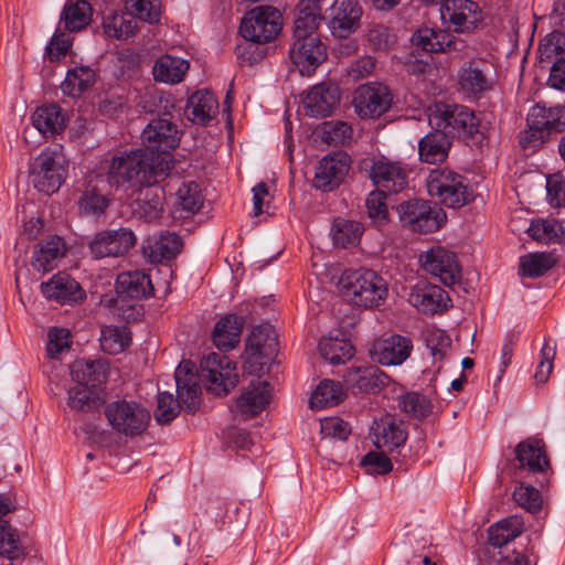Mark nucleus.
<instances>
[{
  "instance_id": "nucleus-1",
  "label": "nucleus",
  "mask_w": 565,
  "mask_h": 565,
  "mask_svg": "<svg viewBox=\"0 0 565 565\" xmlns=\"http://www.w3.org/2000/svg\"><path fill=\"white\" fill-rule=\"evenodd\" d=\"M168 175L166 157L150 159L141 148L115 153L108 164L106 180L110 188L139 190L151 186Z\"/></svg>"
},
{
  "instance_id": "nucleus-2",
  "label": "nucleus",
  "mask_w": 565,
  "mask_h": 565,
  "mask_svg": "<svg viewBox=\"0 0 565 565\" xmlns=\"http://www.w3.org/2000/svg\"><path fill=\"white\" fill-rule=\"evenodd\" d=\"M190 361H182L174 372L177 399L169 392L158 394L154 418L159 424H168L177 417L182 406L189 413H195L201 402L200 376L192 370Z\"/></svg>"
},
{
  "instance_id": "nucleus-3",
  "label": "nucleus",
  "mask_w": 565,
  "mask_h": 565,
  "mask_svg": "<svg viewBox=\"0 0 565 565\" xmlns=\"http://www.w3.org/2000/svg\"><path fill=\"white\" fill-rule=\"evenodd\" d=\"M282 21L279 10L271 6H259L252 9L243 19L239 26L241 35L252 42L242 47L239 53L242 63L253 64L256 57H245L244 54L254 49L255 43H267L274 40L281 31ZM241 50V47H238Z\"/></svg>"
},
{
  "instance_id": "nucleus-4",
  "label": "nucleus",
  "mask_w": 565,
  "mask_h": 565,
  "mask_svg": "<svg viewBox=\"0 0 565 565\" xmlns=\"http://www.w3.org/2000/svg\"><path fill=\"white\" fill-rule=\"evenodd\" d=\"M429 124L449 138H482L480 120L471 109L462 105L437 103L429 115Z\"/></svg>"
},
{
  "instance_id": "nucleus-5",
  "label": "nucleus",
  "mask_w": 565,
  "mask_h": 565,
  "mask_svg": "<svg viewBox=\"0 0 565 565\" xmlns=\"http://www.w3.org/2000/svg\"><path fill=\"white\" fill-rule=\"evenodd\" d=\"M340 285L355 305L366 308L380 306L388 292L386 281L376 271L367 268L345 270Z\"/></svg>"
},
{
  "instance_id": "nucleus-6",
  "label": "nucleus",
  "mask_w": 565,
  "mask_h": 565,
  "mask_svg": "<svg viewBox=\"0 0 565 565\" xmlns=\"http://www.w3.org/2000/svg\"><path fill=\"white\" fill-rule=\"evenodd\" d=\"M428 194L447 207L458 209L471 200L468 180L448 168L433 169L426 178Z\"/></svg>"
},
{
  "instance_id": "nucleus-7",
  "label": "nucleus",
  "mask_w": 565,
  "mask_h": 565,
  "mask_svg": "<svg viewBox=\"0 0 565 565\" xmlns=\"http://www.w3.org/2000/svg\"><path fill=\"white\" fill-rule=\"evenodd\" d=\"M105 416L119 435L134 438L142 435L150 423V412L140 403L117 399L106 405Z\"/></svg>"
},
{
  "instance_id": "nucleus-8",
  "label": "nucleus",
  "mask_w": 565,
  "mask_h": 565,
  "mask_svg": "<svg viewBox=\"0 0 565 565\" xmlns=\"http://www.w3.org/2000/svg\"><path fill=\"white\" fill-rule=\"evenodd\" d=\"M180 136L177 125L169 118H154L141 132V149L149 153L150 159L166 157L169 172L172 163L170 151L179 146Z\"/></svg>"
},
{
  "instance_id": "nucleus-9",
  "label": "nucleus",
  "mask_w": 565,
  "mask_h": 565,
  "mask_svg": "<svg viewBox=\"0 0 565 565\" xmlns=\"http://www.w3.org/2000/svg\"><path fill=\"white\" fill-rule=\"evenodd\" d=\"M67 174V161L60 150H45L33 161L30 178L34 188L47 195L56 192Z\"/></svg>"
},
{
  "instance_id": "nucleus-10",
  "label": "nucleus",
  "mask_w": 565,
  "mask_h": 565,
  "mask_svg": "<svg viewBox=\"0 0 565 565\" xmlns=\"http://www.w3.org/2000/svg\"><path fill=\"white\" fill-rule=\"evenodd\" d=\"M397 213L402 225L417 233H433L446 222L443 209L422 199L402 202Z\"/></svg>"
},
{
  "instance_id": "nucleus-11",
  "label": "nucleus",
  "mask_w": 565,
  "mask_h": 565,
  "mask_svg": "<svg viewBox=\"0 0 565 565\" xmlns=\"http://www.w3.org/2000/svg\"><path fill=\"white\" fill-rule=\"evenodd\" d=\"M205 380L209 392L222 396L227 395L238 383L235 364L228 356L212 352L201 362V375Z\"/></svg>"
},
{
  "instance_id": "nucleus-12",
  "label": "nucleus",
  "mask_w": 565,
  "mask_h": 565,
  "mask_svg": "<svg viewBox=\"0 0 565 565\" xmlns=\"http://www.w3.org/2000/svg\"><path fill=\"white\" fill-rule=\"evenodd\" d=\"M277 334L273 326L265 323L253 328L246 340L245 364L249 373L263 371L264 360L277 352Z\"/></svg>"
},
{
  "instance_id": "nucleus-13",
  "label": "nucleus",
  "mask_w": 565,
  "mask_h": 565,
  "mask_svg": "<svg viewBox=\"0 0 565 565\" xmlns=\"http://www.w3.org/2000/svg\"><path fill=\"white\" fill-rule=\"evenodd\" d=\"M289 58L302 76H310L327 58V50L318 35L294 36Z\"/></svg>"
},
{
  "instance_id": "nucleus-14",
  "label": "nucleus",
  "mask_w": 565,
  "mask_h": 565,
  "mask_svg": "<svg viewBox=\"0 0 565 565\" xmlns=\"http://www.w3.org/2000/svg\"><path fill=\"white\" fill-rule=\"evenodd\" d=\"M137 243L135 233L127 227L102 231L93 237L88 247L94 258L120 257Z\"/></svg>"
},
{
  "instance_id": "nucleus-15",
  "label": "nucleus",
  "mask_w": 565,
  "mask_h": 565,
  "mask_svg": "<svg viewBox=\"0 0 565 565\" xmlns=\"http://www.w3.org/2000/svg\"><path fill=\"white\" fill-rule=\"evenodd\" d=\"M392 105V94L381 83L361 85L354 93L353 106L360 118H379Z\"/></svg>"
},
{
  "instance_id": "nucleus-16",
  "label": "nucleus",
  "mask_w": 565,
  "mask_h": 565,
  "mask_svg": "<svg viewBox=\"0 0 565 565\" xmlns=\"http://www.w3.org/2000/svg\"><path fill=\"white\" fill-rule=\"evenodd\" d=\"M542 62L553 63L548 84L551 87L565 92V33L554 31L540 44Z\"/></svg>"
},
{
  "instance_id": "nucleus-17",
  "label": "nucleus",
  "mask_w": 565,
  "mask_h": 565,
  "mask_svg": "<svg viewBox=\"0 0 565 565\" xmlns=\"http://www.w3.org/2000/svg\"><path fill=\"white\" fill-rule=\"evenodd\" d=\"M458 84L470 96L480 97L493 87L491 65L482 58H472L460 67Z\"/></svg>"
},
{
  "instance_id": "nucleus-18",
  "label": "nucleus",
  "mask_w": 565,
  "mask_h": 565,
  "mask_svg": "<svg viewBox=\"0 0 565 565\" xmlns=\"http://www.w3.org/2000/svg\"><path fill=\"white\" fill-rule=\"evenodd\" d=\"M351 158L348 153L338 151L323 157L313 178V186L322 191H332L338 188L349 172Z\"/></svg>"
},
{
  "instance_id": "nucleus-19",
  "label": "nucleus",
  "mask_w": 565,
  "mask_h": 565,
  "mask_svg": "<svg viewBox=\"0 0 565 565\" xmlns=\"http://www.w3.org/2000/svg\"><path fill=\"white\" fill-rule=\"evenodd\" d=\"M440 15L458 33L473 31L481 21L479 6L471 0H446Z\"/></svg>"
},
{
  "instance_id": "nucleus-20",
  "label": "nucleus",
  "mask_w": 565,
  "mask_h": 565,
  "mask_svg": "<svg viewBox=\"0 0 565 565\" xmlns=\"http://www.w3.org/2000/svg\"><path fill=\"white\" fill-rule=\"evenodd\" d=\"M423 268L446 286L456 284L460 278V266L456 255L441 246L431 247L426 252Z\"/></svg>"
},
{
  "instance_id": "nucleus-21",
  "label": "nucleus",
  "mask_w": 565,
  "mask_h": 565,
  "mask_svg": "<svg viewBox=\"0 0 565 565\" xmlns=\"http://www.w3.org/2000/svg\"><path fill=\"white\" fill-rule=\"evenodd\" d=\"M370 178L376 189L398 193L407 186L408 171L399 162L381 158L373 161Z\"/></svg>"
},
{
  "instance_id": "nucleus-22",
  "label": "nucleus",
  "mask_w": 565,
  "mask_h": 565,
  "mask_svg": "<svg viewBox=\"0 0 565 565\" xmlns=\"http://www.w3.org/2000/svg\"><path fill=\"white\" fill-rule=\"evenodd\" d=\"M361 14L362 10L354 0H334L327 17L332 35L348 38L358 29Z\"/></svg>"
},
{
  "instance_id": "nucleus-23",
  "label": "nucleus",
  "mask_w": 565,
  "mask_h": 565,
  "mask_svg": "<svg viewBox=\"0 0 565 565\" xmlns=\"http://www.w3.org/2000/svg\"><path fill=\"white\" fill-rule=\"evenodd\" d=\"M271 398V386L266 381H253L236 399L232 412L243 418H250L262 413Z\"/></svg>"
},
{
  "instance_id": "nucleus-24",
  "label": "nucleus",
  "mask_w": 565,
  "mask_h": 565,
  "mask_svg": "<svg viewBox=\"0 0 565 565\" xmlns=\"http://www.w3.org/2000/svg\"><path fill=\"white\" fill-rule=\"evenodd\" d=\"M413 43L430 53L463 52L466 42L446 30L423 28L412 38Z\"/></svg>"
},
{
  "instance_id": "nucleus-25",
  "label": "nucleus",
  "mask_w": 565,
  "mask_h": 565,
  "mask_svg": "<svg viewBox=\"0 0 565 565\" xmlns=\"http://www.w3.org/2000/svg\"><path fill=\"white\" fill-rule=\"evenodd\" d=\"M340 103V89L331 82H322L313 86L303 99L306 113L311 117L331 115Z\"/></svg>"
},
{
  "instance_id": "nucleus-26",
  "label": "nucleus",
  "mask_w": 565,
  "mask_h": 565,
  "mask_svg": "<svg viewBox=\"0 0 565 565\" xmlns=\"http://www.w3.org/2000/svg\"><path fill=\"white\" fill-rule=\"evenodd\" d=\"M413 342L404 335H391L375 342L370 350L374 361L382 365H399L411 355Z\"/></svg>"
},
{
  "instance_id": "nucleus-27",
  "label": "nucleus",
  "mask_w": 565,
  "mask_h": 565,
  "mask_svg": "<svg viewBox=\"0 0 565 565\" xmlns=\"http://www.w3.org/2000/svg\"><path fill=\"white\" fill-rule=\"evenodd\" d=\"M387 380L375 365L351 366L344 374L348 386L359 393H375L387 384Z\"/></svg>"
},
{
  "instance_id": "nucleus-28",
  "label": "nucleus",
  "mask_w": 565,
  "mask_h": 565,
  "mask_svg": "<svg viewBox=\"0 0 565 565\" xmlns=\"http://www.w3.org/2000/svg\"><path fill=\"white\" fill-rule=\"evenodd\" d=\"M41 290L47 299L60 303L76 302L85 297L79 284L65 273H57L49 281L42 282Z\"/></svg>"
},
{
  "instance_id": "nucleus-29",
  "label": "nucleus",
  "mask_w": 565,
  "mask_h": 565,
  "mask_svg": "<svg viewBox=\"0 0 565 565\" xmlns=\"http://www.w3.org/2000/svg\"><path fill=\"white\" fill-rule=\"evenodd\" d=\"M450 301L448 294L437 286L415 287L408 295V302L426 315H435L447 310Z\"/></svg>"
},
{
  "instance_id": "nucleus-30",
  "label": "nucleus",
  "mask_w": 565,
  "mask_h": 565,
  "mask_svg": "<svg viewBox=\"0 0 565 565\" xmlns=\"http://www.w3.org/2000/svg\"><path fill=\"white\" fill-rule=\"evenodd\" d=\"M374 445L379 449L393 451L406 443L407 431L403 422H397L392 417L381 418L374 423Z\"/></svg>"
},
{
  "instance_id": "nucleus-31",
  "label": "nucleus",
  "mask_w": 565,
  "mask_h": 565,
  "mask_svg": "<svg viewBox=\"0 0 565 565\" xmlns=\"http://www.w3.org/2000/svg\"><path fill=\"white\" fill-rule=\"evenodd\" d=\"M515 459L520 468H526L530 472H544L550 467L543 440L529 437L519 443L514 449Z\"/></svg>"
},
{
  "instance_id": "nucleus-32",
  "label": "nucleus",
  "mask_w": 565,
  "mask_h": 565,
  "mask_svg": "<svg viewBox=\"0 0 565 565\" xmlns=\"http://www.w3.org/2000/svg\"><path fill=\"white\" fill-rule=\"evenodd\" d=\"M107 370L108 364L104 360H76L71 365V375L75 385L99 388L108 377Z\"/></svg>"
},
{
  "instance_id": "nucleus-33",
  "label": "nucleus",
  "mask_w": 565,
  "mask_h": 565,
  "mask_svg": "<svg viewBox=\"0 0 565 565\" xmlns=\"http://www.w3.org/2000/svg\"><path fill=\"white\" fill-rule=\"evenodd\" d=\"M116 291L119 296L141 299L152 295L150 277L142 270L125 271L117 276Z\"/></svg>"
},
{
  "instance_id": "nucleus-34",
  "label": "nucleus",
  "mask_w": 565,
  "mask_h": 565,
  "mask_svg": "<svg viewBox=\"0 0 565 565\" xmlns=\"http://www.w3.org/2000/svg\"><path fill=\"white\" fill-rule=\"evenodd\" d=\"M243 326L244 319L239 316L228 315L221 318L212 333L214 345L225 352L234 349L239 343Z\"/></svg>"
},
{
  "instance_id": "nucleus-35",
  "label": "nucleus",
  "mask_w": 565,
  "mask_h": 565,
  "mask_svg": "<svg viewBox=\"0 0 565 565\" xmlns=\"http://www.w3.org/2000/svg\"><path fill=\"white\" fill-rule=\"evenodd\" d=\"M218 103L213 93L198 90L190 96L185 114L188 118L199 125H207L217 114Z\"/></svg>"
},
{
  "instance_id": "nucleus-36",
  "label": "nucleus",
  "mask_w": 565,
  "mask_h": 565,
  "mask_svg": "<svg viewBox=\"0 0 565 565\" xmlns=\"http://www.w3.org/2000/svg\"><path fill=\"white\" fill-rule=\"evenodd\" d=\"M451 140L445 132L435 131L424 136L418 142L419 159L429 164L444 162L448 157Z\"/></svg>"
},
{
  "instance_id": "nucleus-37",
  "label": "nucleus",
  "mask_w": 565,
  "mask_h": 565,
  "mask_svg": "<svg viewBox=\"0 0 565 565\" xmlns=\"http://www.w3.org/2000/svg\"><path fill=\"white\" fill-rule=\"evenodd\" d=\"M527 122L540 125L550 136L553 132H562L565 130V107L554 106L546 107L537 103L529 110Z\"/></svg>"
},
{
  "instance_id": "nucleus-38",
  "label": "nucleus",
  "mask_w": 565,
  "mask_h": 565,
  "mask_svg": "<svg viewBox=\"0 0 565 565\" xmlns=\"http://www.w3.org/2000/svg\"><path fill=\"white\" fill-rule=\"evenodd\" d=\"M322 20L319 0H300L297 6L294 36L318 35L317 29Z\"/></svg>"
},
{
  "instance_id": "nucleus-39",
  "label": "nucleus",
  "mask_w": 565,
  "mask_h": 565,
  "mask_svg": "<svg viewBox=\"0 0 565 565\" xmlns=\"http://www.w3.org/2000/svg\"><path fill=\"white\" fill-rule=\"evenodd\" d=\"M65 244L58 236H53L40 243L39 249L32 256V267L42 273L53 270L57 262L64 256Z\"/></svg>"
},
{
  "instance_id": "nucleus-40",
  "label": "nucleus",
  "mask_w": 565,
  "mask_h": 565,
  "mask_svg": "<svg viewBox=\"0 0 565 565\" xmlns=\"http://www.w3.org/2000/svg\"><path fill=\"white\" fill-rule=\"evenodd\" d=\"M182 248V241L175 233H160L158 236L149 239L145 252L149 250L148 257L153 264L162 263L174 258Z\"/></svg>"
},
{
  "instance_id": "nucleus-41",
  "label": "nucleus",
  "mask_w": 565,
  "mask_h": 565,
  "mask_svg": "<svg viewBox=\"0 0 565 565\" xmlns=\"http://www.w3.org/2000/svg\"><path fill=\"white\" fill-rule=\"evenodd\" d=\"M189 67L190 64L184 58L163 55L156 61L152 74L157 82L178 84L183 81Z\"/></svg>"
},
{
  "instance_id": "nucleus-42",
  "label": "nucleus",
  "mask_w": 565,
  "mask_h": 565,
  "mask_svg": "<svg viewBox=\"0 0 565 565\" xmlns=\"http://www.w3.org/2000/svg\"><path fill=\"white\" fill-rule=\"evenodd\" d=\"M32 124L43 136H53L65 127L61 108L55 104L36 108L32 115Z\"/></svg>"
},
{
  "instance_id": "nucleus-43",
  "label": "nucleus",
  "mask_w": 565,
  "mask_h": 565,
  "mask_svg": "<svg viewBox=\"0 0 565 565\" xmlns=\"http://www.w3.org/2000/svg\"><path fill=\"white\" fill-rule=\"evenodd\" d=\"M0 556L2 557L1 563L24 562L25 559V552L20 544L17 530L7 521H0Z\"/></svg>"
},
{
  "instance_id": "nucleus-44",
  "label": "nucleus",
  "mask_w": 565,
  "mask_h": 565,
  "mask_svg": "<svg viewBox=\"0 0 565 565\" xmlns=\"http://www.w3.org/2000/svg\"><path fill=\"white\" fill-rule=\"evenodd\" d=\"M522 532V520L516 515L510 516L489 527V543L494 547H502L518 537Z\"/></svg>"
},
{
  "instance_id": "nucleus-45",
  "label": "nucleus",
  "mask_w": 565,
  "mask_h": 565,
  "mask_svg": "<svg viewBox=\"0 0 565 565\" xmlns=\"http://www.w3.org/2000/svg\"><path fill=\"white\" fill-rule=\"evenodd\" d=\"M344 398V391L341 383L324 380L311 394L309 405L312 409H322L328 406H334L341 403Z\"/></svg>"
},
{
  "instance_id": "nucleus-46",
  "label": "nucleus",
  "mask_w": 565,
  "mask_h": 565,
  "mask_svg": "<svg viewBox=\"0 0 565 565\" xmlns=\"http://www.w3.org/2000/svg\"><path fill=\"white\" fill-rule=\"evenodd\" d=\"M95 72L88 66H76L70 70L62 83L64 94L78 97L95 83Z\"/></svg>"
},
{
  "instance_id": "nucleus-47",
  "label": "nucleus",
  "mask_w": 565,
  "mask_h": 565,
  "mask_svg": "<svg viewBox=\"0 0 565 565\" xmlns=\"http://www.w3.org/2000/svg\"><path fill=\"white\" fill-rule=\"evenodd\" d=\"M92 8L86 0L66 2L61 15V22L68 31H79L90 21Z\"/></svg>"
},
{
  "instance_id": "nucleus-48",
  "label": "nucleus",
  "mask_w": 565,
  "mask_h": 565,
  "mask_svg": "<svg viewBox=\"0 0 565 565\" xmlns=\"http://www.w3.org/2000/svg\"><path fill=\"white\" fill-rule=\"evenodd\" d=\"M102 403L100 388L74 385L68 390L67 404L73 409L88 412L97 408Z\"/></svg>"
},
{
  "instance_id": "nucleus-49",
  "label": "nucleus",
  "mask_w": 565,
  "mask_h": 565,
  "mask_svg": "<svg viewBox=\"0 0 565 565\" xmlns=\"http://www.w3.org/2000/svg\"><path fill=\"white\" fill-rule=\"evenodd\" d=\"M130 341V332L125 326H106L100 331V348L107 354L121 353Z\"/></svg>"
},
{
  "instance_id": "nucleus-50",
  "label": "nucleus",
  "mask_w": 565,
  "mask_h": 565,
  "mask_svg": "<svg viewBox=\"0 0 565 565\" xmlns=\"http://www.w3.org/2000/svg\"><path fill=\"white\" fill-rule=\"evenodd\" d=\"M137 22L132 17L109 11L103 18V29L108 38L124 40L135 34Z\"/></svg>"
},
{
  "instance_id": "nucleus-51",
  "label": "nucleus",
  "mask_w": 565,
  "mask_h": 565,
  "mask_svg": "<svg viewBox=\"0 0 565 565\" xmlns=\"http://www.w3.org/2000/svg\"><path fill=\"white\" fill-rule=\"evenodd\" d=\"M363 227L359 222L335 218L331 228L332 241L335 246L348 248L359 243Z\"/></svg>"
},
{
  "instance_id": "nucleus-52",
  "label": "nucleus",
  "mask_w": 565,
  "mask_h": 565,
  "mask_svg": "<svg viewBox=\"0 0 565 565\" xmlns=\"http://www.w3.org/2000/svg\"><path fill=\"white\" fill-rule=\"evenodd\" d=\"M319 350L322 358L331 364H342L353 356V345L343 339L329 338L319 342Z\"/></svg>"
},
{
  "instance_id": "nucleus-53",
  "label": "nucleus",
  "mask_w": 565,
  "mask_h": 565,
  "mask_svg": "<svg viewBox=\"0 0 565 565\" xmlns=\"http://www.w3.org/2000/svg\"><path fill=\"white\" fill-rule=\"evenodd\" d=\"M529 235L541 243H561L565 237V228L557 220H537L532 222Z\"/></svg>"
},
{
  "instance_id": "nucleus-54",
  "label": "nucleus",
  "mask_w": 565,
  "mask_h": 565,
  "mask_svg": "<svg viewBox=\"0 0 565 565\" xmlns=\"http://www.w3.org/2000/svg\"><path fill=\"white\" fill-rule=\"evenodd\" d=\"M425 342L434 364H438L436 367L438 372L441 367V362L451 349V339L444 330L433 327L426 331Z\"/></svg>"
},
{
  "instance_id": "nucleus-55",
  "label": "nucleus",
  "mask_w": 565,
  "mask_h": 565,
  "mask_svg": "<svg viewBox=\"0 0 565 565\" xmlns=\"http://www.w3.org/2000/svg\"><path fill=\"white\" fill-rule=\"evenodd\" d=\"M398 407L406 416L416 419L427 417L433 411L430 401L425 395L416 392L399 395Z\"/></svg>"
},
{
  "instance_id": "nucleus-56",
  "label": "nucleus",
  "mask_w": 565,
  "mask_h": 565,
  "mask_svg": "<svg viewBox=\"0 0 565 565\" xmlns=\"http://www.w3.org/2000/svg\"><path fill=\"white\" fill-rule=\"evenodd\" d=\"M555 265L554 257L548 253H534L523 256L520 260V271L526 277L543 276Z\"/></svg>"
},
{
  "instance_id": "nucleus-57",
  "label": "nucleus",
  "mask_w": 565,
  "mask_h": 565,
  "mask_svg": "<svg viewBox=\"0 0 565 565\" xmlns=\"http://www.w3.org/2000/svg\"><path fill=\"white\" fill-rule=\"evenodd\" d=\"M203 203L198 183L184 182L177 191V204L188 214L198 212Z\"/></svg>"
},
{
  "instance_id": "nucleus-58",
  "label": "nucleus",
  "mask_w": 565,
  "mask_h": 565,
  "mask_svg": "<svg viewBox=\"0 0 565 565\" xmlns=\"http://www.w3.org/2000/svg\"><path fill=\"white\" fill-rule=\"evenodd\" d=\"M514 501L525 511L534 514L542 508V495L540 491L530 486L521 482L513 491Z\"/></svg>"
},
{
  "instance_id": "nucleus-59",
  "label": "nucleus",
  "mask_w": 565,
  "mask_h": 565,
  "mask_svg": "<svg viewBox=\"0 0 565 565\" xmlns=\"http://www.w3.org/2000/svg\"><path fill=\"white\" fill-rule=\"evenodd\" d=\"M126 10L142 21L157 22L160 15L159 0H125Z\"/></svg>"
},
{
  "instance_id": "nucleus-60",
  "label": "nucleus",
  "mask_w": 565,
  "mask_h": 565,
  "mask_svg": "<svg viewBox=\"0 0 565 565\" xmlns=\"http://www.w3.org/2000/svg\"><path fill=\"white\" fill-rule=\"evenodd\" d=\"M366 39L375 51H387L396 42L395 34L383 24H372L367 29Z\"/></svg>"
},
{
  "instance_id": "nucleus-61",
  "label": "nucleus",
  "mask_w": 565,
  "mask_h": 565,
  "mask_svg": "<svg viewBox=\"0 0 565 565\" xmlns=\"http://www.w3.org/2000/svg\"><path fill=\"white\" fill-rule=\"evenodd\" d=\"M556 355L555 345H550L548 340L545 339L543 348L540 352V361L536 366L534 380L536 384H545L553 371V362Z\"/></svg>"
},
{
  "instance_id": "nucleus-62",
  "label": "nucleus",
  "mask_w": 565,
  "mask_h": 565,
  "mask_svg": "<svg viewBox=\"0 0 565 565\" xmlns=\"http://www.w3.org/2000/svg\"><path fill=\"white\" fill-rule=\"evenodd\" d=\"M386 194V192L376 189L372 191L366 199L365 205L367 215L375 224H382L387 220Z\"/></svg>"
},
{
  "instance_id": "nucleus-63",
  "label": "nucleus",
  "mask_w": 565,
  "mask_h": 565,
  "mask_svg": "<svg viewBox=\"0 0 565 565\" xmlns=\"http://www.w3.org/2000/svg\"><path fill=\"white\" fill-rule=\"evenodd\" d=\"M544 129L534 122H527V129L520 132L519 143L524 151H536L548 138Z\"/></svg>"
},
{
  "instance_id": "nucleus-64",
  "label": "nucleus",
  "mask_w": 565,
  "mask_h": 565,
  "mask_svg": "<svg viewBox=\"0 0 565 565\" xmlns=\"http://www.w3.org/2000/svg\"><path fill=\"white\" fill-rule=\"evenodd\" d=\"M162 211V199L158 191L148 190L145 198L137 201V213L145 221L157 218Z\"/></svg>"
}]
</instances>
